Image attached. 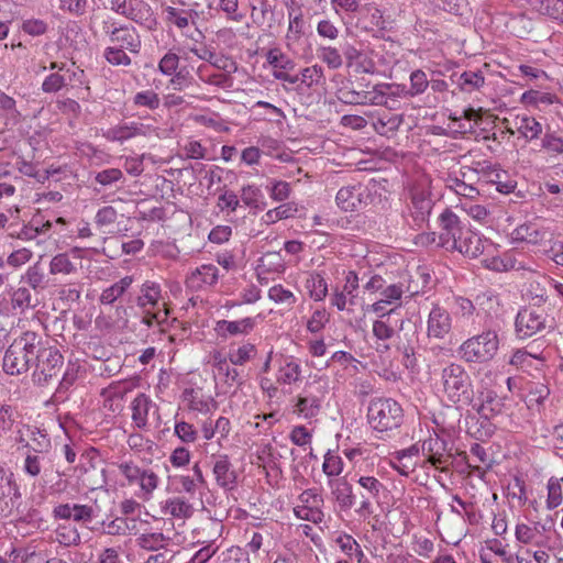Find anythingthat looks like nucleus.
Masks as SVG:
<instances>
[{"label": "nucleus", "instance_id": "864d4df0", "mask_svg": "<svg viewBox=\"0 0 563 563\" xmlns=\"http://www.w3.org/2000/svg\"><path fill=\"white\" fill-rule=\"evenodd\" d=\"M266 59L275 69L280 68L285 70H292L295 67L294 62L277 48L269 49L266 54Z\"/></svg>", "mask_w": 563, "mask_h": 563}, {"label": "nucleus", "instance_id": "c756f323", "mask_svg": "<svg viewBox=\"0 0 563 563\" xmlns=\"http://www.w3.org/2000/svg\"><path fill=\"white\" fill-rule=\"evenodd\" d=\"M165 515H169L178 519H187L192 516L194 507L184 497H170L166 499L163 506Z\"/></svg>", "mask_w": 563, "mask_h": 563}, {"label": "nucleus", "instance_id": "8fccbe9b", "mask_svg": "<svg viewBox=\"0 0 563 563\" xmlns=\"http://www.w3.org/2000/svg\"><path fill=\"white\" fill-rule=\"evenodd\" d=\"M214 563H250L249 555L239 547H231L222 551Z\"/></svg>", "mask_w": 563, "mask_h": 563}, {"label": "nucleus", "instance_id": "6e6552de", "mask_svg": "<svg viewBox=\"0 0 563 563\" xmlns=\"http://www.w3.org/2000/svg\"><path fill=\"white\" fill-rule=\"evenodd\" d=\"M440 233L438 235V246L446 251H453L456 247V241L460 239L465 228L461 225L459 217L450 209H445L439 217Z\"/></svg>", "mask_w": 563, "mask_h": 563}, {"label": "nucleus", "instance_id": "69168bd1", "mask_svg": "<svg viewBox=\"0 0 563 563\" xmlns=\"http://www.w3.org/2000/svg\"><path fill=\"white\" fill-rule=\"evenodd\" d=\"M179 65V57L173 52L166 53L158 63V69L163 75L172 76Z\"/></svg>", "mask_w": 563, "mask_h": 563}, {"label": "nucleus", "instance_id": "0eeeda50", "mask_svg": "<svg viewBox=\"0 0 563 563\" xmlns=\"http://www.w3.org/2000/svg\"><path fill=\"white\" fill-rule=\"evenodd\" d=\"M120 473L130 485L137 483L143 499H148L158 486V476L151 470H143L132 461L121 462L118 465Z\"/></svg>", "mask_w": 563, "mask_h": 563}, {"label": "nucleus", "instance_id": "393cba45", "mask_svg": "<svg viewBox=\"0 0 563 563\" xmlns=\"http://www.w3.org/2000/svg\"><path fill=\"white\" fill-rule=\"evenodd\" d=\"M453 251H457L463 255L475 258L483 253L484 244L478 234L466 229L461 235V240L459 239L456 241V247Z\"/></svg>", "mask_w": 563, "mask_h": 563}, {"label": "nucleus", "instance_id": "774afa93", "mask_svg": "<svg viewBox=\"0 0 563 563\" xmlns=\"http://www.w3.org/2000/svg\"><path fill=\"white\" fill-rule=\"evenodd\" d=\"M541 146L548 152L561 154L563 153V139L547 132L541 141Z\"/></svg>", "mask_w": 563, "mask_h": 563}, {"label": "nucleus", "instance_id": "1a4fd4ad", "mask_svg": "<svg viewBox=\"0 0 563 563\" xmlns=\"http://www.w3.org/2000/svg\"><path fill=\"white\" fill-rule=\"evenodd\" d=\"M420 451L427 457V462L441 472H446L448 466L452 463V454L449 452L448 442L437 434L426 439Z\"/></svg>", "mask_w": 563, "mask_h": 563}, {"label": "nucleus", "instance_id": "338daca9", "mask_svg": "<svg viewBox=\"0 0 563 563\" xmlns=\"http://www.w3.org/2000/svg\"><path fill=\"white\" fill-rule=\"evenodd\" d=\"M268 297L277 303H295L294 294L290 290L285 289L282 285L273 286L268 291Z\"/></svg>", "mask_w": 563, "mask_h": 563}, {"label": "nucleus", "instance_id": "13d9d810", "mask_svg": "<svg viewBox=\"0 0 563 563\" xmlns=\"http://www.w3.org/2000/svg\"><path fill=\"white\" fill-rule=\"evenodd\" d=\"M65 86H67L66 75L52 73L42 82V90L46 93H52L59 91Z\"/></svg>", "mask_w": 563, "mask_h": 563}, {"label": "nucleus", "instance_id": "a878e982", "mask_svg": "<svg viewBox=\"0 0 563 563\" xmlns=\"http://www.w3.org/2000/svg\"><path fill=\"white\" fill-rule=\"evenodd\" d=\"M549 235L545 228H539L533 223H525L517 227L512 232L516 241H522L530 244H539Z\"/></svg>", "mask_w": 563, "mask_h": 563}, {"label": "nucleus", "instance_id": "c85d7f7f", "mask_svg": "<svg viewBox=\"0 0 563 563\" xmlns=\"http://www.w3.org/2000/svg\"><path fill=\"white\" fill-rule=\"evenodd\" d=\"M103 533L108 536H130L136 533V519L115 517L109 522H102Z\"/></svg>", "mask_w": 563, "mask_h": 563}, {"label": "nucleus", "instance_id": "423d86ee", "mask_svg": "<svg viewBox=\"0 0 563 563\" xmlns=\"http://www.w3.org/2000/svg\"><path fill=\"white\" fill-rule=\"evenodd\" d=\"M33 382L38 386L48 385L56 379L64 365V357L57 349L38 347Z\"/></svg>", "mask_w": 563, "mask_h": 563}, {"label": "nucleus", "instance_id": "f03ea898", "mask_svg": "<svg viewBox=\"0 0 563 563\" xmlns=\"http://www.w3.org/2000/svg\"><path fill=\"white\" fill-rule=\"evenodd\" d=\"M38 344L40 338L32 331H26L15 339L5 351L3 357L4 372L10 375L27 372L31 362L36 357Z\"/></svg>", "mask_w": 563, "mask_h": 563}, {"label": "nucleus", "instance_id": "37998d69", "mask_svg": "<svg viewBox=\"0 0 563 563\" xmlns=\"http://www.w3.org/2000/svg\"><path fill=\"white\" fill-rule=\"evenodd\" d=\"M142 295L137 297V306L141 308H145L146 306H152L155 308L159 306V297H161V288L158 285L154 283H145L142 286Z\"/></svg>", "mask_w": 563, "mask_h": 563}, {"label": "nucleus", "instance_id": "4c0bfd02", "mask_svg": "<svg viewBox=\"0 0 563 563\" xmlns=\"http://www.w3.org/2000/svg\"><path fill=\"white\" fill-rule=\"evenodd\" d=\"M22 282L26 283L29 287L35 291L45 289L47 279L40 262L29 266L25 274L22 276Z\"/></svg>", "mask_w": 563, "mask_h": 563}, {"label": "nucleus", "instance_id": "3c124183", "mask_svg": "<svg viewBox=\"0 0 563 563\" xmlns=\"http://www.w3.org/2000/svg\"><path fill=\"white\" fill-rule=\"evenodd\" d=\"M198 543L203 545L192 555L189 563H207L219 550L214 540L198 541Z\"/></svg>", "mask_w": 563, "mask_h": 563}, {"label": "nucleus", "instance_id": "f704fd0d", "mask_svg": "<svg viewBox=\"0 0 563 563\" xmlns=\"http://www.w3.org/2000/svg\"><path fill=\"white\" fill-rule=\"evenodd\" d=\"M517 131L527 140L532 141L542 133V124L536 118L529 115L517 117L515 120Z\"/></svg>", "mask_w": 563, "mask_h": 563}, {"label": "nucleus", "instance_id": "6e6d98bb", "mask_svg": "<svg viewBox=\"0 0 563 563\" xmlns=\"http://www.w3.org/2000/svg\"><path fill=\"white\" fill-rule=\"evenodd\" d=\"M319 57L330 68L338 69L342 66L343 59L341 54L335 47L323 46L319 48Z\"/></svg>", "mask_w": 563, "mask_h": 563}, {"label": "nucleus", "instance_id": "2f4dec72", "mask_svg": "<svg viewBox=\"0 0 563 563\" xmlns=\"http://www.w3.org/2000/svg\"><path fill=\"white\" fill-rule=\"evenodd\" d=\"M151 407L152 400L145 394L137 395L132 401V420L139 429L146 427Z\"/></svg>", "mask_w": 563, "mask_h": 563}, {"label": "nucleus", "instance_id": "7ed1b4c3", "mask_svg": "<svg viewBox=\"0 0 563 563\" xmlns=\"http://www.w3.org/2000/svg\"><path fill=\"white\" fill-rule=\"evenodd\" d=\"M442 391L453 404H470L473 399L472 379L463 365L450 363L441 371Z\"/></svg>", "mask_w": 563, "mask_h": 563}, {"label": "nucleus", "instance_id": "e433bc0d", "mask_svg": "<svg viewBox=\"0 0 563 563\" xmlns=\"http://www.w3.org/2000/svg\"><path fill=\"white\" fill-rule=\"evenodd\" d=\"M11 306L14 310L24 312L37 306V299H34L30 289L26 287L16 288L11 295Z\"/></svg>", "mask_w": 563, "mask_h": 563}, {"label": "nucleus", "instance_id": "a18cd8bd", "mask_svg": "<svg viewBox=\"0 0 563 563\" xmlns=\"http://www.w3.org/2000/svg\"><path fill=\"white\" fill-rule=\"evenodd\" d=\"M56 541L64 547L78 545L80 543V534L78 530L70 525H59L56 530Z\"/></svg>", "mask_w": 563, "mask_h": 563}, {"label": "nucleus", "instance_id": "2eb2a0df", "mask_svg": "<svg viewBox=\"0 0 563 563\" xmlns=\"http://www.w3.org/2000/svg\"><path fill=\"white\" fill-rule=\"evenodd\" d=\"M106 33L109 34L110 41L119 47L125 48L131 53H139L141 38L133 26L122 25L113 30L107 29Z\"/></svg>", "mask_w": 563, "mask_h": 563}, {"label": "nucleus", "instance_id": "49530a36", "mask_svg": "<svg viewBox=\"0 0 563 563\" xmlns=\"http://www.w3.org/2000/svg\"><path fill=\"white\" fill-rule=\"evenodd\" d=\"M296 411L303 416L305 418H312L318 415L321 402L313 397H309L303 393L298 397V401L296 404Z\"/></svg>", "mask_w": 563, "mask_h": 563}, {"label": "nucleus", "instance_id": "bf43d9fd", "mask_svg": "<svg viewBox=\"0 0 563 563\" xmlns=\"http://www.w3.org/2000/svg\"><path fill=\"white\" fill-rule=\"evenodd\" d=\"M302 393L309 397L317 398L321 402L327 393V382L322 378L308 380Z\"/></svg>", "mask_w": 563, "mask_h": 563}, {"label": "nucleus", "instance_id": "aec40b11", "mask_svg": "<svg viewBox=\"0 0 563 563\" xmlns=\"http://www.w3.org/2000/svg\"><path fill=\"white\" fill-rule=\"evenodd\" d=\"M122 15L147 27L155 24L153 10L144 0H129L126 9L122 11Z\"/></svg>", "mask_w": 563, "mask_h": 563}, {"label": "nucleus", "instance_id": "20e7f679", "mask_svg": "<svg viewBox=\"0 0 563 563\" xmlns=\"http://www.w3.org/2000/svg\"><path fill=\"white\" fill-rule=\"evenodd\" d=\"M367 419L377 432L393 431L401 426L404 410L395 399L374 398L367 408Z\"/></svg>", "mask_w": 563, "mask_h": 563}, {"label": "nucleus", "instance_id": "cd10ccee", "mask_svg": "<svg viewBox=\"0 0 563 563\" xmlns=\"http://www.w3.org/2000/svg\"><path fill=\"white\" fill-rule=\"evenodd\" d=\"M332 495L342 509H350L354 504L352 485L345 478L329 482Z\"/></svg>", "mask_w": 563, "mask_h": 563}, {"label": "nucleus", "instance_id": "f257e3e1", "mask_svg": "<svg viewBox=\"0 0 563 563\" xmlns=\"http://www.w3.org/2000/svg\"><path fill=\"white\" fill-rule=\"evenodd\" d=\"M410 325V320H406L398 307L389 309L387 312H383L377 320L373 322V334L378 341L386 342L387 340L397 336L398 342L396 349L402 353L406 357H410L415 354V347L410 340L407 338L408 333L405 332V340L401 339L400 333L405 331V328Z\"/></svg>", "mask_w": 563, "mask_h": 563}, {"label": "nucleus", "instance_id": "6ab92c4d", "mask_svg": "<svg viewBox=\"0 0 563 563\" xmlns=\"http://www.w3.org/2000/svg\"><path fill=\"white\" fill-rule=\"evenodd\" d=\"M366 188L361 184L342 187L335 197L336 205L344 211H354L363 202Z\"/></svg>", "mask_w": 563, "mask_h": 563}, {"label": "nucleus", "instance_id": "bb28decb", "mask_svg": "<svg viewBox=\"0 0 563 563\" xmlns=\"http://www.w3.org/2000/svg\"><path fill=\"white\" fill-rule=\"evenodd\" d=\"M172 538L163 532H144L136 538V544L140 549L152 552H159L168 549Z\"/></svg>", "mask_w": 563, "mask_h": 563}, {"label": "nucleus", "instance_id": "4d7b16f0", "mask_svg": "<svg viewBox=\"0 0 563 563\" xmlns=\"http://www.w3.org/2000/svg\"><path fill=\"white\" fill-rule=\"evenodd\" d=\"M307 287L309 288L310 296L314 300H322L328 294L327 283L321 275L311 276V278L307 280Z\"/></svg>", "mask_w": 563, "mask_h": 563}, {"label": "nucleus", "instance_id": "f8f14e48", "mask_svg": "<svg viewBox=\"0 0 563 563\" xmlns=\"http://www.w3.org/2000/svg\"><path fill=\"white\" fill-rule=\"evenodd\" d=\"M212 474L216 483L224 490H233L238 484V474L227 454L213 457Z\"/></svg>", "mask_w": 563, "mask_h": 563}, {"label": "nucleus", "instance_id": "e2e57ef3", "mask_svg": "<svg viewBox=\"0 0 563 563\" xmlns=\"http://www.w3.org/2000/svg\"><path fill=\"white\" fill-rule=\"evenodd\" d=\"M322 470L329 477L338 476L343 471V461L340 456L333 454H325Z\"/></svg>", "mask_w": 563, "mask_h": 563}, {"label": "nucleus", "instance_id": "c03bdc74", "mask_svg": "<svg viewBox=\"0 0 563 563\" xmlns=\"http://www.w3.org/2000/svg\"><path fill=\"white\" fill-rule=\"evenodd\" d=\"M457 84L462 91L472 92L485 84V78L481 71H464L460 75Z\"/></svg>", "mask_w": 563, "mask_h": 563}, {"label": "nucleus", "instance_id": "ea45409f", "mask_svg": "<svg viewBox=\"0 0 563 563\" xmlns=\"http://www.w3.org/2000/svg\"><path fill=\"white\" fill-rule=\"evenodd\" d=\"M257 354V349L254 344L247 342L240 345L238 349H231L228 358L233 365H244L253 360Z\"/></svg>", "mask_w": 563, "mask_h": 563}, {"label": "nucleus", "instance_id": "4468645a", "mask_svg": "<svg viewBox=\"0 0 563 563\" xmlns=\"http://www.w3.org/2000/svg\"><path fill=\"white\" fill-rule=\"evenodd\" d=\"M419 454L420 446L418 444H412L407 449L395 452L390 464L400 475L408 476L416 470Z\"/></svg>", "mask_w": 563, "mask_h": 563}, {"label": "nucleus", "instance_id": "9b49d317", "mask_svg": "<svg viewBox=\"0 0 563 563\" xmlns=\"http://www.w3.org/2000/svg\"><path fill=\"white\" fill-rule=\"evenodd\" d=\"M13 474H7L0 466V515L8 517L15 508L16 500L21 498L18 485L12 479Z\"/></svg>", "mask_w": 563, "mask_h": 563}, {"label": "nucleus", "instance_id": "9d476101", "mask_svg": "<svg viewBox=\"0 0 563 563\" xmlns=\"http://www.w3.org/2000/svg\"><path fill=\"white\" fill-rule=\"evenodd\" d=\"M452 331V317L450 312L439 305H434L429 312L427 321V335L429 339L445 341Z\"/></svg>", "mask_w": 563, "mask_h": 563}, {"label": "nucleus", "instance_id": "72a5a7b5", "mask_svg": "<svg viewBox=\"0 0 563 563\" xmlns=\"http://www.w3.org/2000/svg\"><path fill=\"white\" fill-rule=\"evenodd\" d=\"M133 283L132 276H124L119 282L102 290L100 295L101 305H112L121 298Z\"/></svg>", "mask_w": 563, "mask_h": 563}, {"label": "nucleus", "instance_id": "c9c22d12", "mask_svg": "<svg viewBox=\"0 0 563 563\" xmlns=\"http://www.w3.org/2000/svg\"><path fill=\"white\" fill-rule=\"evenodd\" d=\"M196 74L201 81L220 88H230L233 85V78L231 76L233 73L223 71L219 74H209L208 67L206 65H200L197 68Z\"/></svg>", "mask_w": 563, "mask_h": 563}, {"label": "nucleus", "instance_id": "603ef678", "mask_svg": "<svg viewBox=\"0 0 563 563\" xmlns=\"http://www.w3.org/2000/svg\"><path fill=\"white\" fill-rule=\"evenodd\" d=\"M487 267L495 271H509V269H525L521 263H517V260L511 254H505L504 257H494Z\"/></svg>", "mask_w": 563, "mask_h": 563}, {"label": "nucleus", "instance_id": "ddd939ff", "mask_svg": "<svg viewBox=\"0 0 563 563\" xmlns=\"http://www.w3.org/2000/svg\"><path fill=\"white\" fill-rule=\"evenodd\" d=\"M516 333L519 339H527L544 328V318L532 309L520 310L517 314Z\"/></svg>", "mask_w": 563, "mask_h": 563}, {"label": "nucleus", "instance_id": "79ce46f5", "mask_svg": "<svg viewBox=\"0 0 563 563\" xmlns=\"http://www.w3.org/2000/svg\"><path fill=\"white\" fill-rule=\"evenodd\" d=\"M548 498H547V508L555 509L563 501V477H551L548 481Z\"/></svg>", "mask_w": 563, "mask_h": 563}, {"label": "nucleus", "instance_id": "39448f33", "mask_svg": "<svg viewBox=\"0 0 563 563\" xmlns=\"http://www.w3.org/2000/svg\"><path fill=\"white\" fill-rule=\"evenodd\" d=\"M499 349V338L495 330H487L464 341L460 349L461 357L467 363L492 361Z\"/></svg>", "mask_w": 563, "mask_h": 563}, {"label": "nucleus", "instance_id": "680f3d73", "mask_svg": "<svg viewBox=\"0 0 563 563\" xmlns=\"http://www.w3.org/2000/svg\"><path fill=\"white\" fill-rule=\"evenodd\" d=\"M300 376V366L295 362H287L283 367L279 369V377L278 380H280L284 384H291L299 379Z\"/></svg>", "mask_w": 563, "mask_h": 563}, {"label": "nucleus", "instance_id": "4be33fe9", "mask_svg": "<svg viewBox=\"0 0 563 563\" xmlns=\"http://www.w3.org/2000/svg\"><path fill=\"white\" fill-rule=\"evenodd\" d=\"M146 129L144 124L137 122H123L112 126L104 133L107 140L123 143L136 136H145Z\"/></svg>", "mask_w": 563, "mask_h": 563}, {"label": "nucleus", "instance_id": "5fc2aeb1", "mask_svg": "<svg viewBox=\"0 0 563 563\" xmlns=\"http://www.w3.org/2000/svg\"><path fill=\"white\" fill-rule=\"evenodd\" d=\"M133 102H134L135 106L145 107V108H148L151 110H155V109H157L159 107L161 99H159L158 95L155 91H153V90H144V91L137 92L134 96Z\"/></svg>", "mask_w": 563, "mask_h": 563}, {"label": "nucleus", "instance_id": "58836bf2", "mask_svg": "<svg viewBox=\"0 0 563 563\" xmlns=\"http://www.w3.org/2000/svg\"><path fill=\"white\" fill-rule=\"evenodd\" d=\"M24 428L31 438V444L26 442L24 445H30L35 452H47L51 448V440L45 430L29 424L24 426Z\"/></svg>", "mask_w": 563, "mask_h": 563}, {"label": "nucleus", "instance_id": "a211bd4d", "mask_svg": "<svg viewBox=\"0 0 563 563\" xmlns=\"http://www.w3.org/2000/svg\"><path fill=\"white\" fill-rule=\"evenodd\" d=\"M79 250L77 247L71 249L69 252L58 253L54 255L49 262V274L53 276L57 275H73L76 274L78 268L71 258H79Z\"/></svg>", "mask_w": 563, "mask_h": 563}, {"label": "nucleus", "instance_id": "0e129e2a", "mask_svg": "<svg viewBox=\"0 0 563 563\" xmlns=\"http://www.w3.org/2000/svg\"><path fill=\"white\" fill-rule=\"evenodd\" d=\"M123 178V173L119 168H108L96 174L95 180L101 186H110Z\"/></svg>", "mask_w": 563, "mask_h": 563}, {"label": "nucleus", "instance_id": "5701e85b", "mask_svg": "<svg viewBox=\"0 0 563 563\" xmlns=\"http://www.w3.org/2000/svg\"><path fill=\"white\" fill-rule=\"evenodd\" d=\"M198 58L208 62L214 68L225 71L235 73L238 70L236 62L227 55H218L216 52L203 47V48H190Z\"/></svg>", "mask_w": 563, "mask_h": 563}, {"label": "nucleus", "instance_id": "dca6fc26", "mask_svg": "<svg viewBox=\"0 0 563 563\" xmlns=\"http://www.w3.org/2000/svg\"><path fill=\"white\" fill-rule=\"evenodd\" d=\"M377 89V85H374L371 91H357L356 89H352L349 87H342L338 91V99L346 104H373L383 102V96L379 95Z\"/></svg>", "mask_w": 563, "mask_h": 563}, {"label": "nucleus", "instance_id": "a19ab883", "mask_svg": "<svg viewBox=\"0 0 563 563\" xmlns=\"http://www.w3.org/2000/svg\"><path fill=\"white\" fill-rule=\"evenodd\" d=\"M504 404L501 399L493 391H487L486 396L478 408V413L486 418L490 419L497 415H499L503 410Z\"/></svg>", "mask_w": 563, "mask_h": 563}, {"label": "nucleus", "instance_id": "473e14b6", "mask_svg": "<svg viewBox=\"0 0 563 563\" xmlns=\"http://www.w3.org/2000/svg\"><path fill=\"white\" fill-rule=\"evenodd\" d=\"M404 122V114H394L390 112L379 113L377 120L373 123L374 130L380 135H388L396 132Z\"/></svg>", "mask_w": 563, "mask_h": 563}, {"label": "nucleus", "instance_id": "b1692460", "mask_svg": "<svg viewBox=\"0 0 563 563\" xmlns=\"http://www.w3.org/2000/svg\"><path fill=\"white\" fill-rule=\"evenodd\" d=\"M411 216L416 224L419 225L428 219L433 205L432 199L424 189L413 188L411 190Z\"/></svg>", "mask_w": 563, "mask_h": 563}, {"label": "nucleus", "instance_id": "412c9836", "mask_svg": "<svg viewBox=\"0 0 563 563\" xmlns=\"http://www.w3.org/2000/svg\"><path fill=\"white\" fill-rule=\"evenodd\" d=\"M219 279V269L212 264L197 267L187 277L186 284L191 289H201L205 286H213Z\"/></svg>", "mask_w": 563, "mask_h": 563}, {"label": "nucleus", "instance_id": "f3484780", "mask_svg": "<svg viewBox=\"0 0 563 563\" xmlns=\"http://www.w3.org/2000/svg\"><path fill=\"white\" fill-rule=\"evenodd\" d=\"M478 165L482 166L481 170L483 172L484 183L495 185L496 190L501 194H510L514 191L516 181L511 180L505 170L494 168L486 161L483 164L478 163Z\"/></svg>", "mask_w": 563, "mask_h": 563}, {"label": "nucleus", "instance_id": "052dcab7", "mask_svg": "<svg viewBox=\"0 0 563 563\" xmlns=\"http://www.w3.org/2000/svg\"><path fill=\"white\" fill-rule=\"evenodd\" d=\"M125 48L117 47H108L104 51L106 59L112 65H123L129 66L131 64V58L124 52Z\"/></svg>", "mask_w": 563, "mask_h": 563}, {"label": "nucleus", "instance_id": "de8ad7c7", "mask_svg": "<svg viewBox=\"0 0 563 563\" xmlns=\"http://www.w3.org/2000/svg\"><path fill=\"white\" fill-rule=\"evenodd\" d=\"M410 88L405 91V96L416 97L423 93L429 87V80L427 74L417 69L410 74Z\"/></svg>", "mask_w": 563, "mask_h": 563}, {"label": "nucleus", "instance_id": "7c9ffc66", "mask_svg": "<svg viewBox=\"0 0 563 563\" xmlns=\"http://www.w3.org/2000/svg\"><path fill=\"white\" fill-rule=\"evenodd\" d=\"M255 322L252 318H244L236 321L220 320L216 330L222 335L249 334L254 329Z\"/></svg>", "mask_w": 563, "mask_h": 563}, {"label": "nucleus", "instance_id": "09e8293b", "mask_svg": "<svg viewBox=\"0 0 563 563\" xmlns=\"http://www.w3.org/2000/svg\"><path fill=\"white\" fill-rule=\"evenodd\" d=\"M556 100L554 95L530 89L525 91L520 102L525 106L552 104Z\"/></svg>", "mask_w": 563, "mask_h": 563}]
</instances>
